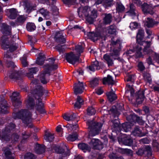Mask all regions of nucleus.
<instances>
[{"instance_id":"f257e3e1","label":"nucleus","mask_w":159,"mask_h":159,"mask_svg":"<svg viewBox=\"0 0 159 159\" xmlns=\"http://www.w3.org/2000/svg\"><path fill=\"white\" fill-rule=\"evenodd\" d=\"M35 98L37 99L36 104L33 98L29 97L26 101V106L29 109H33L35 107L36 110L40 114H44L46 111L44 108V103L42 100L44 97L47 96L48 91L40 86H37L32 92Z\"/></svg>"},{"instance_id":"f03ea898","label":"nucleus","mask_w":159,"mask_h":159,"mask_svg":"<svg viewBox=\"0 0 159 159\" xmlns=\"http://www.w3.org/2000/svg\"><path fill=\"white\" fill-rule=\"evenodd\" d=\"M55 60L54 58H49V63L43 66V70L41 72L39 76V80L43 84H46L48 82V80L45 77L46 75L48 74L49 76L50 75L51 71L56 70L58 68L57 65L55 63Z\"/></svg>"},{"instance_id":"7ed1b4c3","label":"nucleus","mask_w":159,"mask_h":159,"mask_svg":"<svg viewBox=\"0 0 159 159\" xmlns=\"http://www.w3.org/2000/svg\"><path fill=\"white\" fill-rule=\"evenodd\" d=\"M13 117L14 119H20L26 125V126L31 128L33 125L31 124L32 120L35 118L32 117L30 112L26 109H21L18 112L13 113Z\"/></svg>"},{"instance_id":"20e7f679","label":"nucleus","mask_w":159,"mask_h":159,"mask_svg":"<svg viewBox=\"0 0 159 159\" xmlns=\"http://www.w3.org/2000/svg\"><path fill=\"white\" fill-rule=\"evenodd\" d=\"M87 124L89 126V129H90L89 134V137H93L99 134L102 126L101 123L93 120H88Z\"/></svg>"},{"instance_id":"39448f33","label":"nucleus","mask_w":159,"mask_h":159,"mask_svg":"<svg viewBox=\"0 0 159 159\" xmlns=\"http://www.w3.org/2000/svg\"><path fill=\"white\" fill-rule=\"evenodd\" d=\"M88 8L87 7H80L78 9V12L79 16L82 17L84 15L86 17V21L90 24L93 23L94 18L89 15Z\"/></svg>"},{"instance_id":"423d86ee","label":"nucleus","mask_w":159,"mask_h":159,"mask_svg":"<svg viewBox=\"0 0 159 159\" xmlns=\"http://www.w3.org/2000/svg\"><path fill=\"white\" fill-rule=\"evenodd\" d=\"M143 42L147 44L143 49L144 54H149V55H151L153 57V59L157 63H159V54L157 53L150 49L151 44V41H147L146 42L143 41Z\"/></svg>"},{"instance_id":"0eeeda50","label":"nucleus","mask_w":159,"mask_h":159,"mask_svg":"<svg viewBox=\"0 0 159 159\" xmlns=\"http://www.w3.org/2000/svg\"><path fill=\"white\" fill-rule=\"evenodd\" d=\"M11 28V27L5 23L2 24L1 25V31L3 34L1 40H7L9 39L10 36Z\"/></svg>"},{"instance_id":"6e6552de","label":"nucleus","mask_w":159,"mask_h":159,"mask_svg":"<svg viewBox=\"0 0 159 159\" xmlns=\"http://www.w3.org/2000/svg\"><path fill=\"white\" fill-rule=\"evenodd\" d=\"M83 32H84L85 34H86V32L85 30L83 28L80 29ZM98 29L99 30V31L97 32L96 33L94 32H87L86 34L88 37V39H90L91 40H97L98 39H103L102 37H101V32L100 31V28L98 27Z\"/></svg>"},{"instance_id":"1a4fd4ad","label":"nucleus","mask_w":159,"mask_h":159,"mask_svg":"<svg viewBox=\"0 0 159 159\" xmlns=\"http://www.w3.org/2000/svg\"><path fill=\"white\" fill-rule=\"evenodd\" d=\"M11 100L13 105L16 109L19 108L21 106V101L20 99L19 92H13L12 94Z\"/></svg>"},{"instance_id":"9d476101","label":"nucleus","mask_w":159,"mask_h":159,"mask_svg":"<svg viewBox=\"0 0 159 159\" xmlns=\"http://www.w3.org/2000/svg\"><path fill=\"white\" fill-rule=\"evenodd\" d=\"M65 57L67 61L73 65L79 62L80 59L79 56L75 55L72 52L66 53Z\"/></svg>"},{"instance_id":"9b49d317","label":"nucleus","mask_w":159,"mask_h":159,"mask_svg":"<svg viewBox=\"0 0 159 159\" xmlns=\"http://www.w3.org/2000/svg\"><path fill=\"white\" fill-rule=\"evenodd\" d=\"M136 154L140 156L146 153L147 156L149 157L152 156L151 148L149 146H146L140 148L136 152Z\"/></svg>"},{"instance_id":"f8f14e48","label":"nucleus","mask_w":159,"mask_h":159,"mask_svg":"<svg viewBox=\"0 0 159 159\" xmlns=\"http://www.w3.org/2000/svg\"><path fill=\"white\" fill-rule=\"evenodd\" d=\"M12 57L11 55L8 52H7L4 53L3 60L7 66L9 67H11L12 68H14L16 66L15 65L13 62L11 61Z\"/></svg>"},{"instance_id":"ddd939ff","label":"nucleus","mask_w":159,"mask_h":159,"mask_svg":"<svg viewBox=\"0 0 159 159\" xmlns=\"http://www.w3.org/2000/svg\"><path fill=\"white\" fill-rule=\"evenodd\" d=\"M73 89L74 93L75 95L82 93L84 89L83 83L79 81L77 83H75Z\"/></svg>"},{"instance_id":"4468645a","label":"nucleus","mask_w":159,"mask_h":159,"mask_svg":"<svg viewBox=\"0 0 159 159\" xmlns=\"http://www.w3.org/2000/svg\"><path fill=\"white\" fill-rule=\"evenodd\" d=\"M94 149L100 150L102 148V145L100 140L97 139H93L89 143Z\"/></svg>"},{"instance_id":"2eb2a0df","label":"nucleus","mask_w":159,"mask_h":159,"mask_svg":"<svg viewBox=\"0 0 159 159\" xmlns=\"http://www.w3.org/2000/svg\"><path fill=\"white\" fill-rule=\"evenodd\" d=\"M66 40H54V42L55 45H57L55 46V48L60 53H63L65 51L64 48L62 47L65 46V44L61 45L65 43Z\"/></svg>"},{"instance_id":"dca6fc26","label":"nucleus","mask_w":159,"mask_h":159,"mask_svg":"<svg viewBox=\"0 0 159 159\" xmlns=\"http://www.w3.org/2000/svg\"><path fill=\"white\" fill-rule=\"evenodd\" d=\"M103 23L104 25H110L112 22L113 16L111 13H104L102 14Z\"/></svg>"},{"instance_id":"f3484780","label":"nucleus","mask_w":159,"mask_h":159,"mask_svg":"<svg viewBox=\"0 0 159 159\" xmlns=\"http://www.w3.org/2000/svg\"><path fill=\"white\" fill-rule=\"evenodd\" d=\"M22 72L21 71L13 70L11 71L8 73V76L10 79L19 80L21 78Z\"/></svg>"},{"instance_id":"a211bd4d","label":"nucleus","mask_w":159,"mask_h":159,"mask_svg":"<svg viewBox=\"0 0 159 159\" xmlns=\"http://www.w3.org/2000/svg\"><path fill=\"white\" fill-rule=\"evenodd\" d=\"M113 0H98L94 4L97 6L98 5L102 3V5L105 8L111 7L112 5V2Z\"/></svg>"},{"instance_id":"6ab92c4d","label":"nucleus","mask_w":159,"mask_h":159,"mask_svg":"<svg viewBox=\"0 0 159 159\" xmlns=\"http://www.w3.org/2000/svg\"><path fill=\"white\" fill-rule=\"evenodd\" d=\"M8 107L7 101L4 98H1L0 101V113H7Z\"/></svg>"},{"instance_id":"aec40b11","label":"nucleus","mask_w":159,"mask_h":159,"mask_svg":"<svg viewBox=\"0 0 159 159\" xmlns=\"http://www.w3.org/2000/svg\"><path fill=\"white\" fill-rule=\"evenodd\" d=\"M144 92V91L142 90H139L136 93L135 95L136 101L138 103H141L145 98Z\"/></svg>"},{"instance_id":"412c9836","label":"nucleus","mask_w":159,"mask_h":159,"mask_svg":"<svg viewBox=\"0 0 159 159\" xmlns=\"http://www.w3.org/2000/svg\"><path fill=\"white\" fill-rule=\"evenodd\" d=\"M142 10L145 14H149L153 15L154 11L152 8L146 3H144L141 6Z\"/></svg>"},{"instance_id":"4be33fe9","label":"nucleus","mask_w":159,"mask_h":159,"mask_svg":"<svg viewBox=\"0 0 159 159\" xmlns=\"http://www.w3.org/2000/svg\"><path fill=\"white\" fill-rule=\"evenodd\" d=\"M131 134L135 136L142 137L146 135V134L143 133L142 130L138 126H135L131 132Z\"/></svg>"},{"instance_id":"5701e85b","label":"nucleus","mask_w":159,"mask_h":159,"mask_svg":"<svg viewBox=\"0 0 159 159\" xmlns=\"http://www.w3.org/2000/svg\"><path fill=\"white\" fill-rule=\"evenodd\" d=\"M53 148L57 153L61 154L63 155V157L70 155L69 151L67 152H65L64 150L59 146H55L53 147Z\"/></svg>"},{"instance_id":"b1692460","label":"nucleus","mask_w":159,"mask_h":159,"mask_svg":"<svg viewBox=\"0 0 159 159\" xmlns=\"http://www.w3.org/2000/svg\"><path fill=\"white\" fill-rule=\"evenodd\" d=\"M46 59L45 55L43 53L40 52L37 59L36 63L39 65H42L44 64Z\"/></svg>"},{"instance_id":"393cba45","label":"nucleus","mask_w":159,"mask_h":159,"mask_svg":"<svg viewBox=\"0 0 159 159\" xmlns=\"http://www.w3.org/2000/svg\"><path fill=\"white\" fill-rule=\"evenodd\" d=\"M111 91L109 92H107L106 93V95L107 96L108 100L110 102H112L117 99V96L114 93L115 90L114 89V90H113L112 89V88L111 87Z\"/></svg>"},{"instance_id":"a878e982","label":"nucleus","mask_w":159,"mask_h":159,"mask_svg":"<svg viewBox=\"0 0 159 159\" xmlns=\"http://www.w3.org/2000/svg\"><path fill=\"white\" fill-rule=\"evenodd\" d=\"M157 23L152 19L148 17L145 20L144 26L146 28L152 27Z\"/></svg>"},{"instance_id":"bb28decb","label":"nucleus","mask_w":159,"mask_h":159,"mask_svg":"<svg viewBox=\"0 0 159 159\" xmlns=\"http://www.w3.org/2000/svg\"><path fill=\"white\" fill-rule=\"evenodd\" d=\"M64 119L67 121H73L76 118V114L73 113L70 114L68 113L65 114L63 116Z\"/></svg>"},{"instance_id":"cd10ccee","label":"nucleus","mask_w":159,"mask_h":159,"mask_svg":"<svg viewBox=\"0 0 159 159\" xmlns=\"http://www.w3.org/2000/svg\"><path fill=\"white\" fill-rule=\"evenodd\" d=\"M110 45L112 48H116L119 50H121L122 47L121 42L120 40H111Z\"/></svg>"},{"instance_id":"c85d7f7f","label":"nucleus","mask_w":159,"mask_h":159,"mask_svg":"<svg viewBox=\"0 0 159 159\" xmlns=\"http://www.w3.org/2000/svg\"><path fill=\"white\" fill-rule=\"evenodd\" d=\"M45 149V147L43 145H41L38 143L35 144V151L37 154H41L44 152Z\"/></svg>"},{"instance_id":"c756f323","label":"nucleus","mask_w":159,"mask_h":159,"mask_svg":"<svg viewBox=\"0 0 159 159\" xmlns=\"http://www.w3.org/2000/svg\"><path fill=\"white\" fill-rule=\"evenodd\" d=\"M9 13L8 16L9 18L11 19H14L17 15V11L15 8H12L7 10Z\"/></svg>"},{"instance_id":"7c9ffc66","label":"nucleus","mask_w":159,"mask_h":159,"mask_svg":"<svg viewBox=\"0 0 159 159\" xmlns=\"http://www.w3.org/2000/svg\"><path fill=\"white\" fill-rule=\"evenodd\" d=\"M88 67L90 71L94 72L96 69L97 70H99L100 66L99 65V62L96 61L93 62L91 65L89 66Z\"/></svg>"},{"instance_id":"2f4dec72","label":"nucleus","mask_w":159,"mask_h":159,"mask_svg":"<svg viewBox=\"0 0 159 159\" xmlns=\"http://www.w3.org/2000/svg\"><path fill=\"white\" fill-rule=\"evenodd\" d=\"M121 50L118 49L116 48H111V53L110 54L114 59H116V57H118L119 56L120 52Z\"/></svg>"},{"instance_id":"473e14b6","label":"nucleus","mask_w":159,"mask_h":159,"mask_svg":"<svg viewBox=\"0 0 159 159\" xmlns=\"http://www.w3.org/2000/svg\"><path fill=\"white\" fill-rule=\"evenodd\" d=\"M15 125L13 123H11L7 125L3 130L4 131L10 133H12L15 130L16 127Z\"/></svg>"},{"instance_id":"72a5a7b5","label":"nucleus","mask_w":159,"mask_h":159,"mask_svg":"<svg viewBox=\"0 0 159 159\" xmlns=\"http://www.w3.org/2000/svg\"><path fill=\"white\" fill-rule=\"evenodd\" d=\"M8 134L9 133H6L3 130L2 132H0V139L2 140L9 141L11 138V136H10V134Z\"/></svg>"},{"instance_id":"f704fd0d","label":"nucleus","mask_w":159,"mask_h":159,"mask_svg":"<svg viewBox=\"0 0 159 159\" xmlns=\"http://www.w3.org/2000/svg\"><path fill=\"white\" fill-rule=\"evenodd\" d=\"M19 45L17 43H16L14 40L11 41L9 45V51L10 52H13L16 51L18 48Z\"/></svg>"},{"instance_id":"c9c22d12","label":"nucleus","mask_w":159,"mask_h":159,"mask_svg":"<svg viewBox=\"0 0 159 159\" xmlns=\"http://www.w3.org/2000/svg\"><path fill=\"white\" fill-rule=\"evenodd\" d=\"M121 140L122 143L125 145L131 146L133 144L132 139L129 137H124Z\"/></svg>"},{"instance_id":"e433bc0d","label":"nucleus","mask_w":159,"mask_h":159,"mask_svg":"<svg viewBox=\"0 0 159 159\" xmlns=\"http://www.w3.org/2000/svg\"><path fill=\"white\" fill-rule=\"evenodd\" d=\"M78 146L80 149L84 151V152H85L86 151H88L89 152L90 151L91 149L90 147L85 143H79L78 144Z\"/></svg>"},{"instance_id":"4c0bfd02","label":"nucleus","mask_w":159,"mask_h":159,"mask_svg":"<svg viewBox=\"0 0 159 159\" xmlns=\"http://www.w3.org/2000/svg\"><path fill=\"white\" fill-rule=\"evenodd\" d=\"M117 109L116 106H113L110 110L109 112L113 115L114 118H116L118 119V117L120 114Z\"/></svg>"},{"instance_id":"58836bf2","label":"nucleus","mask_w":159,"mask_h":159,"mask_svg":"<svg viewBox=\"0 0 159 159\" xmlns=\"http://www.w3.org/2000/svg\"><path fill=\"white\" fill-rule=\"evenodd\" d=\"M11 41L12 40H0V43L2 48L4 50L8 49Z\"/></svg>"},{"instance_id":"ea45409f","label":"nucleus","mask_w":159,"mask_h":159,"mask_svg":"<svg viewBox=\"0 0 159 159\" xmlns=\"http://www.w3.org/2000/svg\"><path fill=\"white\" fill-rule=\"evenodd\" d=\"M75 51L76 55L80 57V54L84 51V48L81 44L77 45L75 46Z\"/></svg>"},{"instance_id":"a19ab883","label":"nucleus","mask_w":159,"mask_h":159,"mask_svg":"<svg viewBox=\"0 0 159 159\" xmlns=\"http://www.w3.org/2000/svg\"><path fill=\"white\" fill-rule=\"evenodd\" d=\"M84 101L80 96L77 97L76 102L74 104V107L77 108H80L82 105L83 104Z\"/></svg>"},{"instance_id":"79ce46f5","label":"nucleus","mask_w":159,"mask_h":159,"mask_svg":"<svg viewBox=\"0 0 159 159\" xmlns=\"http://www.w3.org/2000/svg\"><path fill=\"white\" fill-rule=\"evenodd\" d=\"M54 138L53 134L47 132H45L44 139L47 141L51 142L53 141Z\"/></svg>"},{"instance_id":"37998d69","label":"nucleus","mask_w":159,"mask_h":159,"mask_svg":"<svg viewBox=\"0 0 159 159\" xmlns=\"http://www.w3.org/2000/svg\"><path fill=\"white\" fill-rule=\"evenodd\" d=\"M111 55L107 54H105L103 57V58L107 62L108 66H112L113 64V60L111 59Z\"/></svg>"},{"instance_id":"c03bdc74","label":"nucleus","mask_w":159,"mask_h":159,"mask_svg":"<svg viewBox=\"0 0 159 159\" xmlns=\"http://www.w3.org/2000/svg\"><path fill=\"white\" fill-rule=\"evenodd\" d=\"M105 82H107L109 84L113 85L114 84L115 81L111 76L108 75L107 77H105L103 79V84H104Z\"/></svg>"},{"instance_id":"a18cd8bd","label":"nucleus","mask_w":159,"mask_h":159,"mask_svg":"<svg viewBox=\"0 0 159 159\" xmlns=\"http://www.w3.org/2000/svg\"><path fill=\"white\" fill-rule=\"evenodd\" d=\"M54 39L57 40H66V36L65 34L62 32H57Z\"/></svg>"},{"instance_id":"49530a36","label":"nucleus","mask_w":159,"mask_h":159,"mask_svg":"<svg viewBox=\"0 0 159 159\" xmlns=\"http://www.w3.org/2000/svg\"><path fill=\"white\" fill-rule=\"evenodd\" d=\"M27 17L24 15L19 16L16 19V23L18 25H22L26 20Z\"/></svg>"},{"instance_id":"de8ad7c7","label":"nucleus","mask_w":159,"mask_h":159,"mask_svg":"<svg viewBox=\"0 0 159 159\" xmlns=\"http://www.w3.org/2000/svg\"><path fill=\"white\" fill-rule=\"evenodd\" d=\"M133 86V85L132 84H129V83H127V84L126 86L127 90L125 92V94L128 93L129 92H130L131 96H134V91L132 87Z\"/></svg>"},{"instance_id":"09e8293b","label":"nucleus","mask_w":159,"mask_h":159,"mask_svg":"<svg viewBox=\"0 0 159 159\" xmlns=\"http://www.w3.org/2000/svg\"><path fill=\"white\" fill-rule=\"evenodd\" d=\"M129 15L131 16L136 15L135 7L133 4H130L129 7V9L127 11Z\"/></svg>"},{"instance_id":"8fccbe9b","label":"nucleus","mask_w":159,"mask_h":159,"mask_svg":"<svg viewBox=\"0 0 159 159\" xmlns=\"http://www.w3.org/2000/svg\"><path fill=\"white\" fill-rule=\"evenodd\" d=\"M26 29L27 30L30 32L34 31L36 28L35 24L32 23H28L26 25Z\"/></svg>"},{"instance_id":"3c124183","label":"nucleus","mask_w":159,"mask_h":159,"mask_svg":"<svg viewBox=\"0 0 159 159\" xmlns=\"http://www.w3.org/2000/svg\"><path fill=\"white\" fill-rule=\"evenodd\" d=\"M144 36V32L143 29H140L139 30L137 34L136 40H143Z\"/></svg>"},{"instance_id":"603ef678","label":"nucleus","mask_w":159,"mask_h":159,"mask_svg":"<svg viewBox=\"0 0 159 159\" xmlns=\"http://www.w3.org/2000/svg\"><path fill=\"white\" fill-rule=\"evenodd\" d=\"M116 5V10L118 12H122L125 11V7L121 2H117Z\"/></svg>"},{"instance_id":"864d4df0","label":"nucleus","mask_w":159,"mask_h":159,"mask_svg":"<svg viewBox=\"0 0 159 159\" xmlns=\"http://www.w3.org/2000/svg\"><path fill=\"white\" fill-rule=\"evenodd\" d=\"M107 31L108 33L111 34H116V27L115 25H111L108 27Z\"/></svg>"},{"instance_id":"5fc2aeb1","label":"nucleus","mask_w":159,"mask_h":159,"mask_svg":"<svg viewBox=\"0 0 159 159\" xmlns=\"http://www.w3.org/2000/svg\"><path fill=\"white\" fill-rule=\"evenodd\" d=\"M134 122H137L138 124L141 125H143L144 121L143 120L142 117L137 116L136 115L134 114Z\"/></svg>"},{"instance_id":"6e6d98bb","label":"nucleus","mask_w":159,"mask_h":159,"mask_svg":"<svg viewBox=\"0 0 159 159\" xmlns=\"http://www.w3.org/2000/svg\"><path fill=\"white\" fill-rule=\"evenodd\" d=\"M120 152L122 154L127 155H132L133 153V151L127 148H120Z\"/></svg>"},{"instance_id":"4d7b16f0","label":"nucleus","mask_w":159,"mask_h":159,"mask_svg":"<svg viewBox=\"0 0 159 159\" xmlns=\"http://www.w3.org/2000/svg\"><path fill=\"white\" fill-rule=\"evenodd\" d=\"M27 55L25 54L20 58L21 63L23 66L26 67L28 66V63L27 61Z\"/></svg>"},{"instance_id":"13d9d810","label":"nucleus","mask_w":159,"mask_h":159,"mask_svg":"<svg viewBox=\"0 0 159 159\" xmlns=\"http://www.w3.org/2000/svg\"><path fill=\"white\" fill-rule=\"evenodd\" d=\"M78 139L77 134L76 133H74L71 134L69 135L67 137L68 141H74Z\"/></svg>"},{"instance_id":"bf43d9fd","label":"nucleus","mask_w":159,"mask_h":159,"mask_svg":"<svg viewBox=\"0 0 159 159\" xmlns=\"http://www.w3.org/2000/svg\"><path fill=\"white\" fill-rule=\"evenodd\" d=\"M87 114L89 116L94 115L96 113V110L92 107H89L87 109Z\"/></svg>"},{"instance_id":"052dcab7","label":"nucleus","mask_w":159,"mask_h":159,"mask_svg":"<svg viewBox=\"0 0 159 159\" xmlns=\"http://www.w3.org/2000/svg\"><path fill=\"white\" fill-rule=\"evenodd\" d=\"M143 77L144 80L147 82L150 83L152 81V79L150 74L147 72H144L143 73Z\"/></svg>"},{"instance_id":"680f3d73","label":"nucleus","mask_w":159,"mask_h":159,"mask_svg":"<svg viewBox=\"0 0 159 159\" xmlns=\"http://www.w3.org/2000/svg\"><path fill=\"white\" fill-rule=\"evenodd\" d=\"M146 33L148 34V36L147 37V39H156L155 38V37H156L154 34L152 33V32L150 30L148 29H146Z\"/></svg>"},{"instance_id":"e2e57ef3","label":"nucleus","mask_w":159,"mask_h":159,"mask_svg":"<svg viewBox=\"0 0 159 159\" xmlns=\"http://www.w3.org/2000/svg\"><path fill=\"white\" fill-rule=\"evenodd\" d=\"M19 138V136L17 134H13L11 136V142L14 143L15 142H17Z\"/></svg>"},{"instance_id":"0e129e2a","label":"nucleus","mask_w":159,"mask_h":159,"mask_svg":"<svg viewBox=\"0 0 159 159\" xmlns=\"http://www.w3.org/2000/svg\"><path fill=\"white\" fill-rule=\"evenodd\" d=\"M39 12L44 17H46V16H48L49 14V11L46 9L43 8L40 9L39 10Z\"/></svg>"},{"instance_id":"69168bd1","label":"nucleus","mask_w":159,"mask_h":159,"mask_svg":"<svg viewBox=\"0 0 159 159\" xmlns=\"http://www.w3.org/2000/svg\"><path fill=\"white\" fill-rule=\"evenodd\" d=\"M122 126L123 129L126 132L128 131L130 128L129 123L128 122L123 124Z\"/></svg>"},{"instance_id":"338daca9","label":"nucleus","mask_w":159,"mask_h":159,"mask_svg":"<svg viewBox=\"0 0 159 159\" xmlns=\"http://www.w3.org/2000/svg\"><path fill=\"white\" fill-rule=\"evenodd\" d=\"M36 158L34 155L30 152L26 153L24 156L25 159H35Z\"/></svg>"},{"instance_id":"774afa93","label":"nucleus","mask_w":159,"mask_h":159,"mask_svg":"<svg viewBox=\"0 0 159 159\" xmlns=\"http://www.w3.org/2000/svg\"><path fill=\"white\" fill-rule=\"evenodd\" d=\"M109 157L110 159H124L122 156H118L114 153L110 154Z\"/></svg>"}]
</instances>
